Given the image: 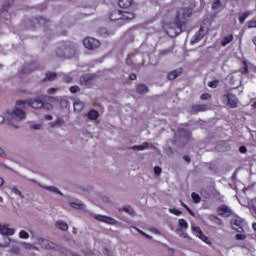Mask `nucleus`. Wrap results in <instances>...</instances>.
I'll use <instances>...</instances> for the list:
<instances>
[{
  "label": "nucleus",
  "mask_w": 256,
  "mask_h": 256,
  "mask_svg": "<svg viewBox=\"0 0 256 256\" xmlns=\"http://www.w3.org/2000/svg\"><path fill=\"white\" fill-rule=\"evenodd\" d=\"M27 107H32V109H43V100L41 98L32 99L29 101L18 100L12 108V111L7 113V120L10 121H23L27 114Z\"/></svg>",
  "instance_id": "nucleus-1"
},
{
  "label": "nucleus",
  "mask_w": 256,
  "mask_h": 256,
  "mask_svg": "<svg viewBox=\"0 0 256 256\" xmlns=\"http://www.w3.org/2000/svg\"><path fill=\"white\" fill-rule=\"evenodd\" d=\"M193 10L191 8H179L176 12L174 22H170L166 29L169 37H177L183 33V27L187 23V19L191 17Z\"/></svg>",
  "instance_id": "nucleus-2"
},
{
  "label": "nucleus",
  "mask_w": 256,
  "mask_h": 256,
  "mask_svg": "<svg viewBox=\"0 0 256 256\" xmlns=\"http://www.w3.org/2000/svg\"><path fill=\"white\" fill-rule=\"evenodd\" d=\"M56 57L60 59H73L77 54V46L72 43L61 44L55 51Z\"/></svg>",
  "instance_id": "nucleus-3"
},
{
  "label": "nucleus",
  "mask_w": 256,
  "mask_h": 256,
  "mask_svg": "<svg viewBox=\"0 0 256 256\" xmlns=\"http://www.w3.org/2000/svg\"><path fill=\"white\" fill-rule=\"evenodd\" d=\"M110 21H117L118 25H124L127 21L135 19V14L133 12L113 10L109 15Z\"/></svg>",
  "instance_id": "nucleus-4"
},
{
  "label": "nucleus",
  "mask_w": 256,
  "mask_h": 256,
  "mask_svg": "<svg viewBox=\"0 0 256 256\" xmlns=\"http://www.w3.org/2000/svg\"><path fill=\"white\" fill-rule=\"evenodd\" d=\"M35 245H39L41 249H45L46 251H59V249H61V246H59L57 243L43 237H38Z\"/></svg>",
  "instance_id": "nucleus-5"
},
{
  "label": "nucleus",
  "mask_w": 256,
  "mask_h": 256,
  "mask_svg": "<svg viewBox=\"0 0 256 256\" xmlns=\"http://www.w3.org/2000/svg\"><path fill=\"white\" fill-rule=\"evenodd\" d=\"M83 45L86 49L95 51V49H99V47H101V42L95 38L88 37L83 40Z\"/></svg>",
  "instance_id": "nucleus-6"
},
{
  "label": "nucleus",
  "mask_w": 256,
  "mask_h": 256,
  "mask_svg": "<svg viewBox=\"0 0 256 256\" xmlns=\"http://www.w3.org/2000/svg\"><path fill=\"white\" fill-rule=\"evenodd\" d=\"M223 98L227 100V107L230 109H237L239 105V98H237L235 94L228 93L227 95H224Z\"/></svg>",
  "instance_id": "nucleus-7"
},
{
  "label": "nucleus",
  "mask_w": 256,
  "mask_h": 256,
  "mask_svg": "<svg viewBox=\"0 0 256 256\" xmlns=\"http://www.w3.org/2000/svg\"><path fill=\"white\" fill-rule=\"evenodd\" d=\"M231 226L237 233H243V219L235 217L231 219Z\"/></svg>",
  "instance_id": "nucleus-8"
},
{
  "label": "nucleus",
  "mask_w": 256,
  "mask_h": 256,
  "mask_svg": "<svg viewBox=\"0 0 256 256\" xmlns=\"http://www.w3.org/2000/svg\"><path fill=\"white\" fill-rule=\"evenodd\" d=\"M93 81H95V75L93 74H85L80 77V85H84V87H90L93 85Z\"/></svg>",
  "instance_id": "nucleus-9"
},
{
  "label": "nucleus",
  "mask_w": 256,
  "mask_h": 256,
  "mask_svg": "<svg viewBox=\"0 0 256 256\" xmlns=\"http://www.w3.org/2000/svg\"><path fill=\"white\" fill-rule=\"evenodd\" d=\"M192 231L194 235H196V237H199V239H201V241H204V243H207L208 245L211 243V240H209V238L205 236V234H203V231L200 227L193 226Z\"/></svg>",
  "instance_id": "nucleus-10"
},
{
  "label": "nucleus",
  "mask_w": 256,
  "mask_h": 256,
  "mask_svg": "<svg viewBox=\"0 0 256 256\" xmlns=\"http://www.w3.org/2000/svg\"><path fill=\"white\" fill-rule=\"evenodd\" d=\"M93 217H94V219H96V221H101L102 223H108V225H116L117 224V220H115L112 217L103 216V215H99V214H96Z\"/></svg>",
  "instance_id": "nucleus-11"
},
{
  "label": "nucleus",
  "mask_w": 256,
  "mask_h": 256,
  "mask_svg": "<svg viewBox=\"0 0 256 256\" xmlns=\"http://www.w3.org/2000/svg\"><path fill=\"white\" fill-rule=\"evenodd\" d=\"M232 213L233 211L231 210V208L225 204L218 207V214L220 215V217H231Z\"/></svg>",
  "instance_id": "nucleus-12"
},
{
  "label": "nucleus",
  "mask_w": 256,
  "mask_h": 256,
  "mask_svg": "<svg viewBox=\"0 0 256 256\" xmlns=\"http://www.w3.org/2000/svg\"><path fill=\"white\" fill-rule=\"evenodd\" d=\"M0 233L7 241L6 243H9V237L7 235H15V230L13 228H7L5 225H0Z\"/></svg>",
  "instance_id": "nucleus-13"
},
{
  "label": "nucleus",
  "mask_w": 256,
  "mask_h": 256,
  "mask_svg": "<svg viewBox=\"0 0 256 256\" xmlns=\"http://www.w3.org/2000/svg\"><path fill=\"white\" fill-rule=\"evenodd\" d=\"M191 113H203L204 111H209V105L207 104H196L191 106L190 108Z\"/></svg>",
  "instance_id": "nucleus-14"
},
{
  "label": "nucleus",
  "mask_w": 256,
  "mask_h": 256,
  "mask_svg": "<svg viewBox=\"0 0 256 256\" xmlns=\"http://www.w3.org/2000/svg\"><path fill=\"white\" fill-rule=\"evenodd\" d=\"M203 37H205V29L203 27H201L199 29V31L196 32V34L191 39V44L195 45V43H199V41H201V39H203Z\"/></svg>",
  "instance_id": "nucleus-15"
},
{
  "label": "nucleus",
  "mask_w": 256,
  "mask_h": 256,
  "mask_svg": "<svg viewBox=\"0 0 256 256\" xmlns=\"http://www.w3.org/2000/svg\"><path fill=\"white\" fill-rule=\"evenodd\" d=\"M9 111H13V109L8 110V111L5 113V116L0 115V125H2V123H5V121H7V122L9 123V125H12V127H14V129H19V125L15 124V123H21V121H15V120H13V121L11 122V121H9V120L7 119V113H8Z\"/></svg>",
  "instance_id": "nucleus-16"
},
{
  "label": "nucleus",
  "mask_w": 256,
  "mask_h": 256,
  "mask_svg": "<svg viewBox=\"0 0 256 256\" xmlns=\"http://www.w3.org/2000/svg\"><path fill=\"white\" fill-rule=\"evenodd\" d=\"M49 99H53L54 101L59 103L61 109H67V107L69 106V100H67V98L65 97H49Z\"/></svg>",
  "instance_id": "nucleus-17"
},
{
  "label": "nucleus",
  "mask_w": 256,
  "mask_h": 256,
  "mask_svg": "<svg viewBox=\"0 0 256 256\" xmlns=\"http://www.w3.org/2000/svg\"><path fill=\"white\" fill-rule=\"evenodd\" d=\"M178 223L180 229H177V233H182V235H185V231H187L189 224L185 221V219H179Z\"/></svg>",
  "instance_id": "nucleus-18"
},
{
  "label": "nucleus",
  "mask_w": 256,
  "mask_h": 256,
  "mask_svg": "<svg viewBox=\"0 0 256 256\" xmlns=\"http://www.w3.org/2000/svg\"><path fill=\"white\" fill-rule=\"evenodd\" d=\"M40 187H42V189H45L46 191H50V193H55L56 195H61L63 197V193L61 192V190H59V188L55 187V186H45V185H41L39 184Z\"/></svg>",
  "instance_id": "nucleus-19"
},
{
  "label": "nucleus",
  "mask_w": 256,
  "mask_h": 256,
  "mask_svg": "<svg viewBox=\"0 0 256 256\" xmlns=\"http://www.w3.org/2000/svg\"><path fill=\"white\" fill-rule=\"evenodd\" d=\"M183 73V68L176 69L170 73H168V79L169 81H174V79H177Z\"/></svg>",
  "instance_id": "nucleus-20"
},
{
  "label": "nucleus",
  "mask_w": 256,
  "mask_h": 256,
  "mask_svg": "<svg viewBox=\"0 0 256 256\" xmlns=\"http://www.w3.org/2000/svg\"><path fill=\"white\" fill-rule=\"evenodd\" d=\"M136 93H139V95H145V93H149V87L145 84H137Z\"/></svg>",
  "instance_id": "nucleus-21"
},
{
  "label": "nucleus",
  "mask_w": 256,
  "mask_h": 256,
  "mask_svg": "<svg viewBox=\"0 0 256 256\" xmlns=\"http://www.w3.org/2000/svg\"><path fill=\"white\" fill-rule=\"evenodd\" d=\"M55 227H56V229H60V231H68L69 230V225L67 224V222H65L63 220L56 221Z\"/></svg>",
  "instance_id": "nucleus-22"
},
{
  "label": "nucleus",
  "mask_w": 256,
  "mask_h": 256,
  "mask_svg": "<svg viewBox=\"0 0 256 256\" xmlns=\"http://www.w3.org/2000/svg\"><path fill=\"white\" fill-rule=\"evenodd\" d=\"M118 211L120 213H123V211H124L128 215H131V217H135V215H137V213L135 212V210L131 206H126V207H123V208H119Z\"/></svg>",
  "instance_id": "nucleus-23"
},
{
  "label": "nucleus",
  "mask_w": 256,
  "mask_h": 256,
  "mask_svg": "<svg viewBox=\"0 0 256 256\" xmlns=\"http://www.w3.org/2000/svg\"><path fill=\"white\" fill-rule=\"evenodd\" d=\"M98 33L99 35H101V37H109V35H113V33L115 32H113V30H109L105 27H102L98 29Z\"/></svg>",
  "instance_id": "nucleus-24"
},
{
  "label": "nucleus",
  "mask_w": 256,
  "mask_h": 256,
  "mask_svg": "<svg viewBox=\"0 0 256 256\" xmlns=\"http://www.w3.org/2000/svg\"><path fill=\"white\" fill-rule=\"evenodd\" d=\"M150 144L148 142H144L141 145H137V146H132L130 149H132V151H145V149H149Z\"/></svg>",
  "instance_id": "nucleus-25"
},
{
  "label": "nucleus",
  "mask_w": 256,
  "mask_h": 256,
  "mask_svg": "<svg viewBox=\"0 0 256 256\" xmlns=\"http://www.w3.org/2000/svg\"><path fill=\"white\" fill-rule=\"evenodd\" d=\"M118 5L121 9H129V7L133 5V0H119Z\"/></svg>",
  "instance_id": "nucleus-26"
},
{
  "label": "nucleus",
  "mask_w": 256,
  "mask_h": 256,
  "mask_svg": "<svg viewBox=\"0 0 256 256\" xmlns=\"http://www.w3.org/2000/svg\"><path fill=\"white\" fill-rule=\"evenodd\" d=\"M62 125H65V120L62 118H57L54 122L50 123V127H52V129H55L56 127H62Z\"/></svg>",
  "instance_id": "nucleus-27"
},
{
  "label": "nucleus",
  "mask_w": 256,
  "mask_h": 256,
  "mask_svg": "<svg viewBox=\"0 0 256 256\" xmlns=\"http://www.w3.org/2000/svg\"><path fill=\"white\" fill-rule=\"evenodd\" d=\"M178 133L180 137H183L184 139H191V132L186 129L180 128Z\"/></svg>",
  "instance_id": "nucleus-28"
},
{
  "label": "nucleus",
  "mask_w": 256,
  "mask_h": 256,
  "mask_svg": "<svg viewBox=\"0 0 256 256\" xmlns=\"http://www.w3.org/2000/svg\"><path fill=\"white\" fill-rule=\"evenodd\" d=\"M87 117L91 121H96V119H99V112L97 110H91L88 112Z\"/></svg>",
  "instance_id": "nucleus-29"
},
{
  "label": "nucleus",
  "mask_w": 256,
  "mask_h": 256,
  "mask_svg": "<svg viewBox=\"0 0 256 256\" xmlns=\"http://www.w3.org/2000/svg\"><path fill=\"white\" fill-rule=\"evenodd\" d=\"M18 245H20L21 247H23V249H25L26 251H31V249H35V243L31 244V243H27V242H18Z\"/></svg>",
  "instance_id": "nucleus-30"
},
{
  "label": "nucleus",
  "mask_w": 256,
  "mask_h": 256,
  "mask_svg": "<svg viewBox=\"0 0 256 256\" xmlns=\"http://www.w3.org/2000/svg\"><path fill=\"white\" fill-rule=\"evenodd\" d=\"M231 41H233V35L232 34H229V35L225 36L221 41L222 47H227V45H229V43H231Z\"/></svg>",
  "instance_id": "nucleus-31"
},
{
  "label": "nucleus",
  "mask_w": 256,
  "mask_h": 256,
  "mask_svg": "<svg viewBox=\"0 0 256 256\" xmlns=\"http://www.w3.org/2000/svg\"><path fill=\"white\" fill-rule=\"evenodd\" d=\"M248 17H251V11H246L242 13L239 18L240 24L243 25V23H245Z\"/></svg>",
  "instance_id": "nucleus-32"
},
{
  "label": "nucleus",
  "mask_w": 256,
  "mask_h": 256,
  "mask_svg": "<svg viewBox=\"0 0 256 256\" xmlns=\"http://www.w3.org/2000/svg\"><path fill=\"white\" fill-rule=\"evenodd\" d=\"M83 107H84V104L81 101H76L74 103V111L76 113H81V111H83Z\"/></svg>",
  "instance_id": "nucleus-33"
},
{
  "label": "nucleus",
  "mask_w": 256,
  "mask_h": 256,
  "mask_svg": "<svg viewBox=\"0 0 256 256\" xmlns=\"http://www.w3.org/2000/svg\"><path fill=\"white\" fill-rule=\"evenodd\" d=\"M70 207H72V209H79L80 211H83L85 209V204L77 203V202H71Z\"/></svg>",
  "instance_id": "nucleus-34"
},
{
  "label": "nucleus",
  "mask_w": 256,
  "mask_h": 256,
  "mask_svg": "<svg viewBox=\"0 0 256 256\" xmlns=\"http://www.w3.org/2000/svg\"><path fill=\"white\" fill-rule=\"evenodd\" d=\"M11 191H12V193H14V195H18V197H19L20 199H25V195H23V193L21 192V190H19L17 187L13 186V187L11 188Z\"/></svg>",
  "instance_id": "nucleus-35"
},
{
  "label": "nucleus",
  "mask_w": 256,
  "mask_h": 256,
  "mask_svg": "<svg viewBox=\"0 0 256 256\" xmlns=\"http://www.w3.org/2000/svg\"><path fill=\"white\" fill-rule=\"evenodd\" d=\"M20 244H15L11 248V252L14 253V255H21V247Z\"/></svg>",
  "instance_id": "nucleus-36"
},
{
  "label": "nucleus",
  "mask_w": 256,
  "mask_h": 256,
  "mask_svg": "<svg viewBox=\"0 0 256 256\" xmlns=\"http://www.w3.org/2000/svg\"><path fill=\"white\" fill-rule=\"evenodd\" d=\"M56 77H57V73L48 72V73H46L45 81H53Z\"/></svg>",
  "instance_id": "nucleus-37"
},
{
  "label": "nucleus",
  "mask_w": 256,
  "mask_h": 256,
  "mask_svg": "<svg viewBox=\"0 0 256 256\" xmlns=\"http://www.w3.org/2000/svg\"><path fill=\"white\" fill-rule=\"evenodd\" d=\"M14 1L13 0H7L4 2L2 9L3 11H7V9H9L11 7V5H13Z\"/></svg>",
  "instance_id": "nucleus-38"
},
{
  "label": "nucleus",
  "mask_w": 256,
  "mask_h": 256,
  "mask_svg": "<svg viewBox=\"0 0 256 256\" xmlns=\"http://www.w3.org/2000/svg\"><path fill=\"white\" fill-rule=\"evenodd\" d=\"M191 197H192L194 203H201V196H199V194H197L196 192H193L191 194Z\"/></svg>",
  "instance_id": "nucleus-39"
},
{
  "label": "nucleus",
  "mask_w": 256,
  "mask_h": 256,
  "mask_svg": "<svg viewBox=\"0 0 256 256\" xmlns=\"http://www.w3.org/2000/svg\"><path fill=\"white\" fill-rule=\"evenodd\" d=\"M135 229H136V231H138V233H139L140 235H142L143 237H146V239H150V240L153 239V236H151V235L145 233L143 230H141V229H139V228H136V227H135Z\"/></svg>",
  "instance_id": "nucleus-40"
},
{
  "label": "nucleus",
  "mask_w": 256,
  "mask_h": 256,
  "mask_svg": "<svg viewBox=\"0 0 256 256\" xmlns=\"http://www.w3.org/2000/svg\"><path fill=\"white\" fill-rule=\"evenodd\" d=\"M19 237H20V239H29V232H27L25 230H21L19 232Z\"/></svg>",
  "instance_id": "nucleus-41"
},
{
  "label": "nucleus",
  "mask_w": 256,
  "mask_h": 256,
  "mask_svg": "<svg viewBox=\"0 0 256 256\" xmlns=\"http://www.w3.org/2000/svg\"><path fill=\"white\" fill-rule=\"evenodd\" d=\"M209 220L213 221L214 223H217V225H221V219L215 215H210Z\"/></svg>",
  "instance_id": "nucleus-42"
},
{
  "label": "nucleus",
  "mask_w": 256,
  "mask_h": 256,
  "mask_svg": "<svg viewBox=\"0 0 256 256\" xmlns=\"http://www.w3.org/2000/svg\"><path fill=\"white\" fill-rule=\"evenodd\" d=\"M30 129L34 131H41V129H43V124H32L30 125Z\"/></svg>",
  "instance_id": "nucleus-43"
},
{
  "label": "nucleus",
  "mask_w": 256,
  "mask_h": 256,
  "mask_svg": "<svg viewBox=\"0 0 256 256\" xmlns=\"http://www.w3.org/2000/svg\"><path fill=\"white\" fill-rule=\"evenodd\" d=\"M221 7V0H215L212 4V9L217 11Z\"/></svg>",
  "instance_id": "nucleus-44"
},
{
  "label": "nucleus",
  "mask_w": 256,
  "mask_h": 256,
  "mask_svg": "<svg viewBox=\"0 0 256 256\" xmlns=\"http://www.w3.org/2000/svg\"><path fill=\"white\" fill-rule=\"evenodd\" d=\"M36 21L39 23V25H47V23H49V20L43 17L36 18Z\"/></svg>",
  "instance_id": "nucleus-45"
},
{
  "label": "nucleus",
  "mask_w": 256,
  "mask_h": 256,
  "mask_svg": "<svg viewBox=\"0 0 256 256\" xmlns=\"http://www.w3.org/2000/svg\"><path fill=\"white\" fill-rule=\"evenodd\" d=\"M42 109H45L46 111H51V110H53V104L43 102Z\"/></svg>",
  "instance_id": "nucleus-46"
},
{
  "label": "nucleus",
  "mask_w": 256,
  "mask_h": 256,
  "mask_svg": "<svg viewBox=\"0 0 256 256\" xmlns=\"http://www.w3.org/2000/svg\"><path fill=\"white\" fill-rule=\"evenodd\" d=\"M63 81H64L65 83H72V82H73V77H71V76H69V75H67V74H64V76H63Z\"/></svg>",
  "instance_id": "nucleus-47"
},
{
  "label": "nucleus",
  "mask_w": 256,
  "mask_h": 256,
  "mask_svg": "<svg viewBox=\"0 0 256 256\" xmlns=\"http://www.w3.org/2000/svg\"><path fill=\"white\" fill-rule=\"evenodd\" d=\"M219 85V80H214L212 82H209L208 86L212 89H217V86Z\"/></svg>",
  "instance_id": "nucleus-48"
},
{
  "label": "nucleus",
  "mask_w": 256,
  "mask_h": 256,
  "mask_svg": "<svg viewBox=\"0 0 256 256\" xmlns=\"http://www.w3.org/2000/svg\"><path fill=\"white\" fill-rule=\"evenodd\" d=\"M169 212L172 213L173 215H177L179 217V215H182L183 212H181V210H177L175 208H171L169 209Z\"/></svg>",
  "instance_id": "nucleus-49"
},
{
  "label": "nucleus",
  "mask_w": 256,
  "mask_h": 256,
  "mask_svg": "<svg viewBox=\"0 0 256 256\" xmlns=\"http://www.w3.org/2000/svg\"><path fill=\"white\" fill-rule=\"evenodd\" d=\"M79 91H81V88H79V86H71L70 87V92H72V93H79Z\"/></svg>",
  "instance_id": "nucleus-50"
},
{
  "label": "nucleus",
  "mask_w": 256,
  "mask_h": 256,
  "mask_svg": "<svg viewBox=\"0 0 256 256\" xmlns=\"http://www.w3.org/2000/svg\"><path fill=\"white\" fill-rule=\"evenodd\" d=\"M249 29H255L256 28V20H251L248 25Z\"/></svg>",
  "instance_id": "nucleus-51"
},
{
  "label": "nucleus",
  "mask_w": 256,
  "mask_h": 256,
  "mask_svg": "<svg viewBox=\"0 0 256 256\" xmlns=\"http://www.w3.org/2000/svg\"><path fill=\"white\" fill-rule=\"evenodd\" d=\"M235 238L237 241H244V239H246L245 235L243 234H236Z\"/></svg>",
  "instance_id": "nucleus-52"
},
{
  "label": "nucleus",
  "mask_w": 256,
  "mask_h": 256,
  "mask_svg": "<svg viewBox=\"0 0 256 256\" xmlns=\"http://www.w3.org/2000/svg\"><path fill=\"white\" fill-rule=\"evenodd\" d=\"M171 53V50L167 49V50H162L160 52L161 57H165V55H169Z\"/></svg>",
  "instance_id": "nucleus-53"
},
{
  "label": "nucleus",
  "mask_w": 256,
  "mask_h": 256,
  "mask_svg": "<svg viewBox=\"0 0 256 256\" xmlns=\"http://www.w3.org/2000/svg\"><path fill=\"white\" fill-rule=\"evenodd\" d=\"M0 157L7 158V152L2 147H0Z\"/></svg>",
  "instance_id": "nucleus-54"
},
{
  "label": "nucleus",
  "mask_w": 256,
  "mask_h": 256,
  "mask_svg": "<svg viewBox=\"0 0 256 256\" xmlns=\"http://www.w3.org/2000/svg\"><path fill=\"white\" fill-rule=\"evenodd\" d=\"M201 99H202L203 101H207V99H211V94H209V93L203 94V95L201 96Z\"/></svg>",
  "instance_id": "nucleus-55"
},
{
  "label": "nucleus",
  "mask_w": 256,
  "mask_h": 256,
  "mask_svg": "<svg viewBox=\"0 0 256 256\" xmlns=\"http://www.w3.org/2000/svg\"><path fill=\"white\" fill-rule=\"evenodd\" d=\"M161 167H159V166H156V167H154V173H155V175H161Z\"/></svg>",
  "instance_id": "nucleus-56"
},
{
  "label": "nucleus",
  "mask_w": 256,
  "mask_h": 256,
  "mask_svg": "<svg viewBox=\"0 0 256 256\" xmlns=\"http://www.w3.org/2000/svg\"><path fill=\"white\" fill-rule=\"evenodd\" d=\"M150 231L155 233V235H161V231H159L157 228H150Z\"/></svg>",
  "instance_id": "nucleus-57"
},
{
  "label": "nucleus",
  "mask_w": 256,
  "mask_h": 256,
  "mask_svg": "<svg viewBox=\"0 0 256 256\" xmlns=\"http://www.w3.org/2000/svg\"><path fill=\"white\" fill-rule=\"evenodd\" d=\"M47 93H48L49 95H53V94L57 93V89H55V88H49L48 91H47Z\"/></svg>",
  "instance_id": "nucleus-58"
},
{
  "label": "nucleus",
  "mask_w": 256,
  "mask_h": 256,
  "mask_svg": "<svg viewBox=\"0 0 256 256\" xmlns=\"http://www.w3.org/2000/svg\"><path fill=\"white\" fill-rule=\"evenodd\" d=\"M0 169H9L11 171V168L3 162H0Z\"/></svg>",
  "instance_id": "nucleus-59"
},
{
  "label": "nucleus",
  "mask_w": 256,
  "mask_h": 256,
  "mask_svg": "<svg viewBox=\"0 0 256 256\" xmlns=\"http://www.w3.org/2000/svg\"><path fill=\"white\" fill-rule=\"evenodd\" d=\"M129 79L130 81H135V79H137V74L135 73L130 74Z\"/></svg>",
  "instance_id": "nucleus-60"
},
{
  "label": "nucleus",
  "mask_w": 256,
  "mask_h": 256,
  "mask_svg": "<svg viewBox=\"0 0 256 256\" xmlns=\"http://www.w3.org/2000/svg\"><path fill=\"white\" fill-rule=\"evenodd\" d=\"M239 151H240V153H247V147L241 146Z\"/></svg>",
  "instance_id": "nucleus-61"
},
{
  "label": "nucleus",
  "mask_w": 256,
  "mask_h": 256,
  "mask_svg": "<svg viewBox=\"0 0 256 256\" xmlns=\"http://www.w3.org/2000/svg\"><path fill=\"white\" fill-rule=\"evenodd\" d=\"M183 159L186 161V163H191V158L189 156L185 155Z\"/></svg>",
  "instance_id": "nucleus-62"
},
{
  "label": "nucleus",
  "mask_w": 256,
  "mask_h": 256,
  "mask_svg": "<svg viewBox=\"0 0 256 256\" xmlns=\"http://www.w3.org/2000/svg\"><path fill=\"white\" fill-rule=\"evenodd\" d=\"M126 63H127V65H133V60L131 59V57H128L126 59Z\"/></svg>",
  "instance_id": "nucleus-63"
},
{
  "label": "nucleus",
  "mask_w": 256,
  "mask_h": 256,
  "mask_svg": "<svg viewBox=\"0 0 256 256\" xmlns=\"http://www.w3.org/2000/svg\"><path fill=\"white\" fill-rule=\"evenodd\" d=\"M7 245H9V242H4L0 241V247H7Z\"/></svg>",
  "instance_id": "nucleus-64"
}]
</instances>
